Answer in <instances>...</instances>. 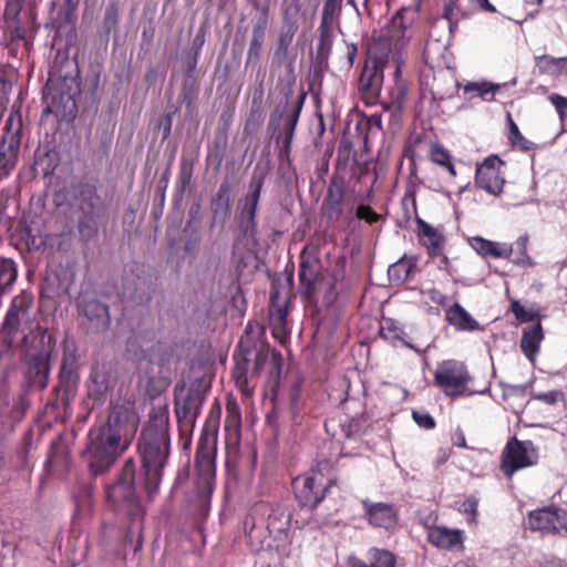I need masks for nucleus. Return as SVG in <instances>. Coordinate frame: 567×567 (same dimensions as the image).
<instances>
[{"mask_svg": "<svg viewBox=\"0 0 567 567\" xmlns=\"http://www.w3.org/2000/svg\"><path fill=\"white\" fill-rule=\"evenodd\" d=\"M446 321L458 331H475L478 321L458 302H454L445 311Z\"/></svg>", "mask_w": 567, "mask_h": 567, "instance_id": "obj_33", "label": "nucleus"}, {"mask_svg": "<svg viewBox=\"0 0 567 567\" xmlns=\"http://www.w3.org/2000/svg\"><path fill=\"white\" fill-rule=\"evenodd\" d=\"M464 0H444V8L442 12V18L447 21L449 29L453 32V28L456 27V14H461L462 17H466L468 11L464 6Z\"/></svg>", "mask_w": 567, "mask_h": 567, "instance_id": "obj_49", "label": "nucleus"}, {"mask_svg": "<svg viewBox=\"0 0 567 567\" xmlns=\"http://www.w3.org/2000/svg\"><path fill=\"white\" fill-rule=\"evenodd\" d=\"M12 89V71L0 63V111L6 107Z\"/></svg>", "mask_w": 567, "mask_h": 567, "instance_id": "obj_54", "label": "nucleus"}, {"mask_svg": "<svg viewBox=\"0 0 567 567\" xmlns=\"http://www.w3.org/2000/svg\"><path fill=\"white\" fill-rule=\"evenodd\" d=\"M344 185L346 181L343 176H340L339 174H333L331 176L327 194L323 199V206L329 212H340V207L344 199Z\"/></svg>", "mask_w": 567, "mask_h": 567, "instance_id": "obj_37", "label": "nucleus"}, {"mask_svg": "<svg viewBox=\"0 0 567 567\" xmlns=\"http://www.w3.org/2000/svg\"><path fill=\"white\" fill-rule=\"evenodd\" d=\"M386 55L369 54L358 80V91L365 105H375L380 100Z\"/></svg>", "mask_w": 567, "mask_h": 567, "instance_id": "obj_14", "label": "nucleus"}, {"mask_svg": "<svg viewBox=\"0 0 567 567\" xmlns=\"http://www.w3.org/2000/svg\"><path fill=\"white\" fill-rule=\"evenodd\" d=\"M498 89H499V85L491 84L487 82H482V83L471 82L464 86L465 93L475 92L476 95L482 99H485V96L487 94H494L496 91H498Z\"/></svg>", "mask_w": 567, "mask_h": 567, "instance_id": "obj_60", "label": "nucleus"}, {"mask_svg": "<svg viewBox=\"0 0 567 567\" xmlns=\"http://www.w3.org/2000/svg\"><path fill=\"white\" fill-rule=\"evenodd\" d=\"M73 208L78 219V231L82 240L90 241L99 234L100 221L106 214V204L99 194L97 185L80 181L73 186Z\"/></svg>", "mask_w": 567, "mask_h": 567, "instance_id": "obj_8", "label": "nucleus"}, {"mask_svg": "<svg viewBox=\"0 0 567 567\" xmlns=\"http://www.w3.org/2000/svg\"><path fill=\"white\" fill-rule=\"evenodd\" d=\"M237 233L233 244V255L237 249L243 247L249 251L255 250L259 246L258 239V219H249L236 216Z\"/></svg>", "mask_w": 567, "mask_h": 567, "instance_id": "obj_29", "label": "nucleus"}, {"mask_svg": "<svg viewBox=\"0 0 567 567\" xmlns=\"http://www.w3.org/2000/svg\"><path fill=\"white\" fill-rule=\"evenodd\" d=\"M507 122H508V134L507 137L511 144L514 147L519 148L520 151L528 152L535 147V144L527 140L519 131L517 124L512 118V115L507 113Z\"/></svg>", "mask_w": 567, "mask_h": 567, "instance_id": "obj_50", "label": "nucleus"}, {"mask_svg": "<svg viewBox=\"0 0 567 567\" xmlns=\"http://www.w3.org/2000/svg\"><path fill=\"white\" fill-rule=\"evenodd\" d=\"M341 10L342 0H324L320 23L339 27Z\"/></svg>", "mask_w": 567, "mask_h": 567, "instance_id": "obj_52", "label": "nucleus"}, {"mask_svg": "<svg viewBox=\"0 0 567 567\" xmlns=\"http://www.w3.org/2000/svg\"><path fill=\"white\" fill-rule=\"evenodd\" d=\"M235 121V105L228 104L226 105L219 115L217 133L228 135L229 130L231 128Z\"/></svg>", "mask_w": 567, "mask_h": 567, "instance_id": "obj_56", "label": "nucleus"}, {"mask_svg": "<svg viewBox=\"0 0 567 567\" xmlns=\"http://www.w3.org/2000/svg\"><path fill=\"white\" fill-rule=\"evenodd\" d=\"M416 268L414 258L402 257L389 266L388 276L391 282L403 284L408 281Z\"/></svg>", "mask_w": 567, "mask_h": 567, "instance_id": "obj_41", "label": "nucleus"}, {"mask_svg": "<svg viewBox=\"0 0 567 567\" xmlns=\"http://www.w3.org/2000/svg\"><path fill=\"white\" fill-rule=\"evenodd\" d=\"M137 453L141 461L138 471L142 488L150 499L159 492L164 470L171 456L169 409L167 404L153 405L148 420L137 439Z\"/></svg>", "mask_w": 567, "mask_h": 567, "instance_id": "obj_2", "label": "nucleus"}, {"mask_svg": "<svg viewBox=\"0 0 567 567\" xmlns=\"http://www.w3.org/2000/svg\"><path fill=\"white\" fill-rule=\"evenodd\" d=\"M136 427L137 416L133 410L125 404H114L106 421L90 429L82 457L92 475H102L112 468L128 449Z\"/></svg>", "mask_w": 567, "mask_h": 567, "instance_id": "obj_1", "label": "nucleus"}, {"mask_svg": "<svg viewBox=\"0 0 567 567\" xmlns=\"http://www.w3.org/2000/svg\"><path fill=\"white\" fill-rule=\"evenodd\" d=\"M567 64V58H555L548 54H543L535 58V66L540 74L558 75Z\"/></svg>", "mask_w": 567, "mask_h": 567, "instance_id": "obj_44", "label": "nucleus"}, {"mask_svg": "<svg viewBox=\"0 0 567 567\" xmlns=\"http://www.w3.org/2000/svg\"><path fill=\"white\" fill-rule=\"evenodd\" d=\"M419 235L423 237V246L431 257L443 255L445 237L425 220L417 218Z\"/></svg>", "mask_w": 567, "mask_h": 567, "instance_id": "obj_35", "label": "nucleus"}, {"mask_svg": "<svg viewBox=\"0 0 567 567\" xmlns=\"http://www.w3.org/2000/svg\"><path fill=\"white\" fill-rule=\"evenodd\" d=\"M179 112V109L175 105H171L166 111L158 117L156 127L162 133V142L168 140L172 134L173 118Z\"/></svg>", "mask_w": 567, "mask_h": 567, "instance_id": "obj_53", "label": "nucleus"}, {"mask_svg": "<svg viewBox=\"0 0 567 567\" xmlns=\"http://www.w3.org/2000/svg\"><path fill=\"white\" fill-rule=\"evenodd\" d=\"M79 315L84 318L83 326L90 333L106 332L111 327L110 306L94 297H80L78 300Z\"/></svg>", "mask_w": 567, "mask_h": 567, "instance_id": "obj_17", "label": "nucleus"}, {"mask_svg": "<svg viewBox=\"0 0 567 567\" xmlns=\"http://www.w3.org/2000/svg\"><path fill=\"white\" fill-rule=\"evenodd\" d=\"M262 94V89H260L258 95L256 92L252 97L249 114L244 125V134L247 136L254 135L258 131L260 124L264 121L261 109Z\"/></svg>", "mask_w": 567, "mask_h": 567, "instance_id": "obj_43", "label": "nucleus"}, {"mask_svg": "<svg viewBox=\"0 0 567 567\" xmlns=\"http://www.w3.org/2000/svg\"><path fill=\"white\" fill-rule=\"evenodd\" d=\"M54 339L49 330L40 324L22 338L21 362L24 375L31 386L43 390L49 382L51 355Z\"/></svg>", "mask_w": 567, "mask_h": 567, "instance_id": "obj_7", "label": "nucleus"}, {"mask_svg": "<svg viewBox=\"0 0 567 567\" xmlns=\"http://www.w3.org/2000/svg\"><path fill=\"white\" fill-rule=\"evenodd\" d=\"M472 248L483 257L494 258H509L513 252V247H507L506 244H498L483 237L476 236L471 240Z\"/></svg>", "mask_w": 567, "mask_h": 567, "instance_id": "obj_38", "label": "nucleus"}, {"mask_svg": "<svg viewBox=\"0 0 567 567\" xmlns=\"http://www.w3.org/2000/svg\"><path fill=\"white\" fill-rule=\"evenodd\" d=\"M318 39L316 43V53L312 55V66L315 74L322 75L328 69L329 58L334 41L333 25L319 24Z\"/></svg>", "mask_w": 567, "mask_h": 567, "instance_id": "obj_28", "label": "nucleus"}, {"mask_svg": "<svg viewBox=\"0 0 567 567\" xmlns=\"http://www.w3.org/2000/svg\"><path fill=\"white\" fill-rule=\"evenodd\" d=\"M254 7L259 14L252 20L251 34L246 56V68L248 65H252L254 68H258L260 65L262 48L270 18V9L268 4H260L256 2Z\"/></svg>", "mask_w": 567, "mask_h": 567, "instance_id": "obj_19", "label": "nucleus"}, {"mask_svg": "<svg viewBox=\"0 0 567 567\" xmlns=\"http://www.w3.org/2000/svg\"><path fill=\"white\" fill-rule=\"evenodd\" d=\"M538 461V453L529 440L519 441L512 437L507 441L502 454L501 470L506 477H512L518 470L533 466Z\"/></svg>", "mask_w": 567, "mask_h": 567, "instance_id": "obj_16", "label": "nucleus"}, {"mask_svg": "<svg viewBox=\"0 0 567 567\" xmlns=\"http://www.w3.org/2000/svg\"><path fill=\"white\" fill-rule=\"evenodd\" d=\"M413 12L402 8L395 12L389 24V35L396 43H405L411 39L410 29L413 24Z\"/></svg>", "mask_w": 567, "mask_h": 567, "instance_id": "obj_32", "label": "nucleus"}, {"mask_svg": "<svg viewBox=\"0 0 567 567\" xmlns=\"http://www.w3.org/2000/svg\"><path fill=\"white\" fill-rule=\"evenodd\" d=\"M266 173L254 171L247 193L237 203V217L257 219Z\"/></svg>", "mask_w": 567, "mask_h": 567, "instance_id": "obj_25", "label": "nucleus"}, {"mask_svg": "<svg viewBox=\"0 0 567 567\" xmlns=\"http://www.w3.org/2000/svg\"><path fill=\"white\" fill-rule=\"evenodd\" d=\"M60 2L56 18L52 21V25L58 29L72 23L79 0H60Z\"/></svg>", "mask_w": 567, "mask_h": 567, "instance_id": "obj_51", "label": "nucleus"}, {"mask_svg": "<svg viewBox=\"0 0 567 567\" xmlns=\"http://www.w3.org/2000/svg\"><path fill=\"white\" fill-rule=\"evenodd\" d=\"M260 509L267 515L266 528L276 543V547L288 544L292 519V512L289 506L284 503H272L259 505L255 511Z\"/></svg>", "mask_w": 567, "mask_h": 567, "instance_id": "obj_18", "label": "nucleus"}, {"mask_svg": "<svg viewBox=\"0 0 567 567\" xmlns=\"http://www.w3.org/2000/svg\"><path fill=\"white\" fill-rule=\"evenodd\" d=\"M33 296L22 291L12 298L0 328V367L8 364L13 354L14 337L23 323L30 321Z\"/></svg>", "mask_w": 567, "mask_h": 567, "instance_id": "obj_9", "label": "nucleus"}, {"mask_svg": "<svg viewBox=\"0 0 567 567\" xmlns=\"http://www.w3.org/2000/svg\"><path fill=\"white\" fill-rule=\"evenodd\" d=\"M431 159L435 164L445 167L452 176L456 175V171H455L454 164L452 163L451 155L442 146H440V145L433 146L432 152H431Z\"/></svg>", "mask_w": 567, "mask_h": 567, "instance_id": "obj_55", "label": "nucleus"}, {"mask_svg": "<svg viewBox=\"0 0 567 567\" xmlns=\"http://www.w3.org/2000/svg\"><path fill=\"white\" fill-rule=\"evenodd\" d=\"M193 179V166L187 163L185 158L181 159L179 172L177 176V181L175 183V189L173 195V202L176 206H178L190 186Z\"/></svg>", "mask_w": 567, "mask_h": 567, "instance_id": "obj_42", "label": "nucleus"}, {"mask_svg": "<svg viewBox=\"0 0 567 567\" xmlns=\"http://www.w3.org/2000/svg\"><path fill=\"white\" fill-rule=\"evenodd\" d=\"M528 525L533 530L546 533L567 532V514L564 509L555 507L538 508L529 513Z\"/></svg>", "mask_w": 567, "mask_h": 567, "instance_id": "obj_23", "label": "nucleus"}, {"mask_svg": "<svg viewBox=\"0 0 567 567\" xmlns=\"http://www.w3.org/2000/svg\"><path fill=\"white\" fill-rule=\"evenodd\" d=\"M544 339L543 327L539 322L524 329L520 339V349L523 353L534 361L539 352L540 342Z\"/></svg>", "mask_w": 567, "mask_h": 567, "instance_id": "obj_36", "label": "nucleus"}, {"mask_svg": "<svg viewBox=\"0 0 567 567\" xmlns=\"http://www.w3.org/2000/svg\"><path fill=\"white\" fill-rule=\"evenodd\" d=\"M295 32L292 28L289 30H281L278 34L276 48L274 51V61L280 66L289 59V50L293 42Z\"/></svg>", "mask_w": 567, "mask_h": 567, "instance_id": "obj_46", "label": "nucleus"}, {"mask_svg": "<svg viewBox=\"0 0 567 567\" xmlns=\"http://www.w3.org/2000/svg\"><path fill=\"white\" fill-rule=\"evenodd\" d=\"M189 474H190V467H189L188 463L177 470L173 485L169 491L168 499H172L174 493L188 482Z\"/></svg>", "mask_w": 567, "mask_h": 567, "instance_id": "obj_63", "label": "nucleus"}, {"mask_svg": "<svg viewBox=\"0 0 567 567\" xmlns=\"http://www.w3.org/2000/svg\"><path fill=\"white\" fill-rule=\"evenodd\" d=\"M319 269V258L310 254H307L306 248H303L300 254V262L298 270V289L300 295L308 302H313L316 300Z\"/></svg>", "mask_w": 567, "mask_h": 567, "instance_id": "obj_21", "label": "nucleus"}, {"mask_svg": "<svg viewBox=\"0 0 567 567\" xmlns=\"http://www.w3.org/2000/svg\"><path fill=\"white\" fill-rule=\"evenodd\" d=\"M427 542L436 548L452 550L463 548V532L461 529H451L445 526L429 528Z\"/></svg>", "mask_w": 567, "mask_h": 567, "instance_id": "obj_31", "label": "nucleus"}, {"mask_svg": "<svg viewBox=\"0 0 567 567\" xmlns=\"http://www.w3.org/2000/svg\"><path fill=\"white\" fill-rule=\"evenodd\" d=\"M269 311L271 317H277L279 323H285L287 320V306L279 302V291L271 290L269 298Z\"/></svg>", "mask_w": 567, "mask_h": 567, "instance_id": "obj_57", "label": "nucleus"}, {"mask_svg": "<svg viewBox=\"0 0 567 567\" xmlns=\"http://www.w3.org/2000/svg\"><path fill=\"white\" fill-rule=\"evenodd\" d=\"M511 311L514 313L515 318L522 323H528L534 321L537 316L536 312L532 310H527L519 300H512L511 302Z\"/></svg>", "mask_w": 567, "mask_h": 567, "instance_id": "obj_62", "label": "nucleus"}, {"mask_svg": "<svg viewBox=\"0 0 567 567\" xmlns=\"http://www.w3.org/2000/svg\"><path fill=\"white\" fill-rule=\"evenodd\" d=\"M4 47L8 56L21 61L27 56L32 47V40L28 38L25 28L3 30Z\"/></svg>", "mask_w": 567, "mask_h": 567, "instance_id": "obj_30", "label": "nucleus"}, {"mask_svg": "<svg viewBox=\"0 0 567 567\" xmlns=\"http://www.w3.org/2000/svg\"><path fill=\"white\" fill-rule=\"evenodd\" d=\"M80 94L76 56L58 55L42 90L43 116L52 114L59 122H73L78 114L76 97Z\"/></svg>", "mask_w": 567, "mask_h": 567, "instance_id": "obj_4", "label": "nucleus"}, {"mask_svg": "<svg viewBox=\"0 0 567 567\" xmlns=\"http://www.w3.org/2000/svg\"><path fill=\"white\" fill-rule=\"evenodd\" d=\"M379 334L382 339L390 342L391 344H395L396 341H400L403 343L404 347L417 353L424 351L408 340V334L404 331L402 324L395 319L384 318L381 323Z\"/></svg>", "mask_w": 567, "mask_h": 567, "instance_id": "obj_34", "label": "nucleus"}, {"mask_svg": "<svg viewBox=\"0 0 567 567\" xmlns=\"http://www.w3.org/2000/svg\"><path fill=\"white\" fill-rule=\"evenodd\" d=\"M74 363V359L70 361L64 357L59 371V384L66 396L74 395L78 386L79 375Z\"/></svg>", "mask_w": 567, "mask_h": 567, "instance_id": "obj_39", "label": "nucleus"}, {"mask_svg": "<svg viewBox=\"0 0 567 567\" xmlns=\"http://www.w3.org/2000/svg\"><path fill=\"white\" fill-rule=\"evenodd\" d=\"M408 94V82H399L393 84L389 89V103L383 104L384 110H395L396 112H401L403 110L405 100Z\"/></svg>", "mask_w": 567, "mask_h": 567, "instance_id": "obj_48", "label": "nucleus"}, {"mask_svg": "<svg viewBox=\"0 0 567 567\" xmlns=\"http://www.w3.org/2000/svg\"><path fill=\"white\" fill-rule=\"evenodd\" d=\"M264 328L256 321H248L245 331L240 337L233 354L234 368L231 377L236 386L244 396H251L254 386L249 384V365L252 359V352L259 346L260 338L264 336Z\"/></svg>", "mask_w": 567, "mask_h": 567, "instance_id": "obj_10", "label": "nucleus"}, {"mask_svg": "<svg viewBox=\"0 0 567 567\" xmlns=\"http://www.w3.org/2000/svg\"><path fill=\"white\" fill-rule=\"evenodd\" d=\"M217 440L218 425L215 421L207 420L197 442L194 486L183 501V511L197 523L204 522L210 512L216 482Z\"/></svg>", "mask_w": 567, "mask_h": 567, "instance_id": "obj_3", "label": "nucleus"}, {"mask_svg": "<svg viewBox=\"0 0 567 567\" xmlns=\"http://www.w3.org/2000/svg\"><path fill=\"white\" fill-rule=\"evenodd\" d=\"M20 144V131H12L7 126L0 138V182L7 178L16 167Z\"/></svg>", "mask_w": 567, "mask_h": 567, "instance_id": "obj_26", "label": "nucleus"}, {"mask_svg": "<svg viewBox=\"0 0 567 567\" xmlns=\"http://www.w3.org/2000/svg\"><path fill=\"white\" fill-rule=\"evenodd\" d=\"M299 10H300L299 0L291 1V3L287 8H285L284 18H282V21H284L282 30H289L290 28H292V32H295V33L297 32L298 24L295 19V16L299 12Z\"/></svg>", "mask_w": 567, "mask_h": 567, "instance_id": "obj_59", "label": "nucleus"}, {"mask_svg": "<svg viewBox=\"0 0 567 567\" xmlns=\"http://www.w3.org/2000/svg\"><path fill=\"white\" fill-rule=\"evenodd\" d=\"M116 385V377L107 364H95L91 368L85 381L86 400L83 405L89 412L102 408L111 391Z\"/></svg>", "mask_w": 567, "mask_h": 567, "instance_id": "obj_15", "label": "nucleus"}, {"mask_svg": "<svg viewBox=\"0 0 567 567\" xmlns=\"http://www.w3.org/2000/svg\"><path fill=\"white\" fill-rule=\"evenodd\" d=\"M24 1L25 0H6L3 30L24 28L20 18Z\"/></svg>", "mask_w": 567, "mask_h": 567, "instance_id": "obj_45", "label": "nucleus"}, {"mask_svg": "<svg viewBox=\"0 0 567 567\" xmlns=\"http://www.w3.org/2000/svg\"><path fill=\"white\" fill-rule=\"evenodd\" d=\"M269 355L271 357V351L265 349L262 343H259V346L256 347V350L252 352L254 364L250 377H257L260 374L264 365L269 360Z\"/></svg>", "mask_w": 567, "mask_h": 567, "instance_id": "obj_58", "label": "nucleus"}, {"mask_svg": "<svg viewBox=\"0 0 567 567\" xmlns=\"http://www.w3.org/2000/svg\"><path fill=\"white\" fill-rule=\"evenodd\" d=\"M412 419L421 429L424 430H433L436 425L434 417L425 411L413 410Z\"/></svg>", "mask_w": 567, "mask_h": 567, "instance_id": "obj_64", "label": "nucleus"}, {"mask_svg": "<svg viewBox=\"0 0 567 567\" xmlns=\"http://www.w3.org/2000/svg\"><path fill=\"white\" fill-rule=\"evenodd\" d=\"M231 183L228 177L224 178L217 190L210 198L212 223L224 225L231 214Z\"/></svg>", "mask_w": 567, "mask_h": 567, "instance_id": "obj_27", "label": "nucleus"}, {"mask_svg": "<svg viewBox=\"0 0 567 567\" xmlns=\"http://www.w3.org/2000/svg\"><path fill=\"white\" fill-rule=\"evenodd\" d=\"M336 483L334 477H326L315 470L297 476L292 481V491L298 506L301 509H316Z\"/></svg>", "mask_w": 567, "mask_h": 567, "instance_id": "obj_11", "label": "nucleus"}, {"mask_svg": "<svg viewBox=\"0 0 567 567\" xmlns=\"http://www.w3.org/2000/svg\"><path fill=\"white\" fill-rule=\"evenodd\" d=\"M61 163V155L54 140L41 142L34 151L32 169L42 175L49 183L52 182L55 169Z\"/></svg>", "mask_w": 567, "mask_h": 567, "instance_id": "obj_22", "label": "nucleus"}, {"mask_svg": "<svg viewBox=\"0 0 567 567\" xmlns=\"http://www.w3.org/2000/svg\"><path fill=\"white\" fill-rule=\"evenodd\" d=\"M171 178V164L167 165L166 169L162 173L156 188H155V195L153 199V205L151 209V215L155 219H159L163 215L165 202H166V190L168 187Z\"/></svg>", "mask_w": 567, "mask_h": 567, "instance_id": "obj_40", "label": "nucleus"}, {"mask_svg": "<svg viewBox=\"0 0 567 567\" xmlns=\"http://www.w3.org/2000/svg\"><path fill=\"white\" fill-rule=\"evenodd\" d=\"M364 512V518L375 528L385 530L393 529L399 520L396 507L390 503L371 502L365 498L361 502Z\"/></svg>", "mask_w": 567, "mask_h": 567, "instance_id": "obj_24", "label": "nucleus"}, {"mask_svg": "<svg viewBox=\"0 0 567 567\" xmlns=\"http://www.w3.org/2000/svg\"><path fill=\"white\" fill-rule=\"evenodd\" d=\"M395 556L385 549H374L372 567H395Z\"/></svg>", "mask_w": 567, "mask_h": 567, "instance_id": "obj_61", "label": "nucleus"}, {"mask_svg": "<svg viewBox=\"0 0 567 567\" xmlns=\"http://www.w3.org/2000/svg\"><path fill=\"white\" fill-rule=\"evenodd\" d=\"M138 482L142 484L136 462L128 457L123 463L116 480L105 487L107 504L117 516L125 518L127 522L126 537L130 542H133L136 537L135 553L143 546L142 532L145 516L138 492Z\"/></svg>", "mask_w": 567, "mask_h": 567, "instance_id": "obj_5", "label": "nucleus"}, {"mask_svg": "<svg viewBox=\"0 0 567 567\" xmlns=\"http://www.w3.org/2000/svg\"><path fill=\"white\" fill-rule=\"evenodd\" d=\"M120 22V0H110L104 9L102 29L106 35L117 31Z\"/></svg>", "mask_w": 567, "mask_h": 567, "instance_id": "obj_47", "label": "nucleus"}, {"mask_svg": "<svg viewBox=\"0 0 567 567\" xmlns=\"http://www.w3.org/2000/svg\"><path fill=\"white\" fill-rule=\"evenodd\" d=\"M471 375L466 365L457 360L442 361L434 372L435 384L444 392L445 395L457 398L464 394H485L488 389L481 391H470L467 388Z\"/></svg>", "mask_w": 567, "mask_h": 567, "instance_id": "obj_12", "label": "nucleus"}, {"mask_svg": "<svg viewBox=\"0 0 567 567\" xmlns=\"http://www.w3.org/2000/svg\"><path fill=\"white\" fill-rule=\"evenodd\" d=\"M505 163L497 155L487 156L477 167L475 172L476 187L484 189L493 196L503 193L505 179L501 167Z\"/></svg>", "mask_w": 567, "mask_h": 567, "instance_id": "obj_20", "label": "nucleus"}, {"mask_svg": "<svg viewBox=\"0 0 567 567\" xmlns=\"http://www.w3.org/2000/svg\"><path fill=\"white\" fill-rule=\"evenodd\" d=\"M206 394L202 381L196 380L186 389L184 382H178L174 389V411L177 423H196L202 413Z\"/></svg>", "mask_w": 567, "mask_h": 567, "instance_id": "obj_13", "label": "nucleus"}, {"mask_svg": "<svg viewBox=\"0 0 567 567\" xmlns=\"http://www.w3.org/2000/svg\"><path fill=\"white\" fill-rule=\"evenodd\" d=\"M295 79L281 90V100L271 113L268 122V131L271 138L280 146L279 157L287 158L292 150L296 128L305 105L307 93L301 91L293 97Z\"/></svg>", "mask_w": 567, "mask_h": 567, "instance_id": "obj_6", "label": "nucleus"}]
</instances>
